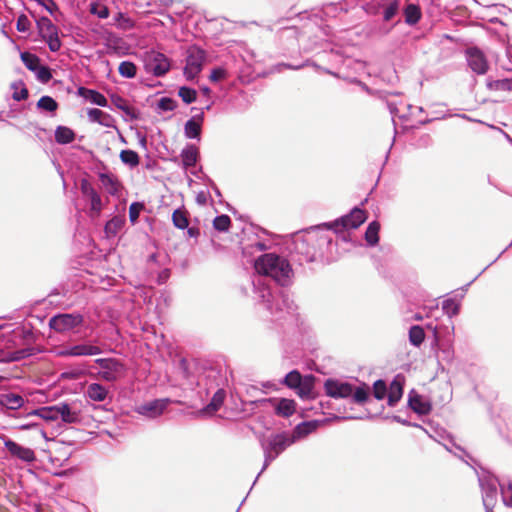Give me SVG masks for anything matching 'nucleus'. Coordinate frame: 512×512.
I'll use <instances>...</instances> for the list:
<instances>
[{
	"instance_id": "obj_3",
	"label": "nucleus",
	"mask_w": 512,
	"mask_h": 512,
	"mask_svg": "<svg viewBox=\"0 0 512 512\" xmlns=\"http://www.w3.org/2000/svg\"><path fill=\"white\" fill-rule=\"evenodd\" d=\"M478 482L482 491V502L486 512H493L497 502V478L487 472L478 474Z\"/></svg>"
},
{
	"instance_id": "obj_40",
	"label": "nucleus",
	"mask_w": 512,
	"mask_h": 512,
	"mask_svg": "<svg viewBox=\"0 0 512 512\" xmlns=\"http://www.w3.org/2000/svg\"><path fill=\"white\" fill-rule=\"evenodd\" d=\"M99 180L107 189L108 193L115 195L118 192V183L116 178L110 173H99Z\"/></svg>"
},
{
	"instance_id": "obj_32",
	"label": "nucleus",
	"mask_w": 512,
	"mask_h": 512,
	"mask_svg": "<svg viewBox=\"0 0 512 512\" xmlns=\"http://www.w3.org/2000/svg\"><path fill=\"white\" fill-rule=\"evenodd\" d=\"M110 99L113 105L123 111L128 117H130V119L136 120L138 118L135 110L127 104V101L122 96L118 94H111Z\"/></svg>"
},
{
	"instance_id": "obj_24",
	"label": "nucleus",
	"mask_w": 512,
	"mask_h": 512,
	"mask_svg": "<svg viewBox=\"0 0 512 512\" xmlns=\"http://www.w3.org/2000/svg\"><path fill=\"white\" fill-rule=\"evenodd\" d=\"M59 418L66 424L80 422V411L73 410L67 402L58 403Z\"/></svg>"
},
{
	"instance_id": "obj_27",
	"label": "nucleus",
	"mask_w": 512,
	"mask_h": 512,
	"mask_svg": "<svg viewBox=\"0 0 512 512\" xmlns=\"http://www.w3.org/2000/svg\"><path fill=\"white\" fill-rule=\"evenodd\" d=\"M180 156L185 169L193 167L196 165L199 158L198 148L193 144H188L182 149Z\"/></svg>"
},
{
	"instance_id": "obj_17",
	"label": "nucleus",
	"mask_w": 512,
	"mask_h": 512,
	"mask_svg": "<svg viewBox=\"0 0 512 512\" xmlns=\"http://www.w3.org/2000/svg\"><path fill=\"white\" fill-rule=\"evenodd\" d=\"M405 386V376L401 373H398L392 379L388 394H387V405L390 407H394L401 400L404 393Z\"/></svg>"
},
{
	"instance_id": "obj_33",
	"label": "nucleus",
	"mask_w": 512,
	"mask_h": 512,
	"mask_svg": "<svg viewBox=\"0 0 512 512\" xmlns=\"http://www.w3.org/2000/svg\"><path fill=\"white\" fill-rule=\"evenodd\" d=\"M226 392L224 389H218L212 396L210 402L204 407L203 411L208 413L217 412L224 403Z\"/></svg>"
},
{
	"instance_id": "obj_42",
	"label": "nucleus",
	"mask_w": 512,
	"mask_h": 512,
	"mask_svg": "<svg viewBox=\"0 0 512 512\" xmlns=\"http://www.w3.org/2000/svg\"><path fill=\"white\" fill-rule=\"evenodd\" d=\"M314 376L307 375L304 377L303 382L295 390L300 398H307L310 396L313 390Z\"/></svg>"
},
{
	"instance_id": "obj_20",
	"label": "nucleus",
	"mask_w": 512,
	"mask_h": 512,
	"mask_svg": "<svg viewBox=\"0 0 512 512\" xmlns=\"http://www.w3.org/2000/svg\"><path fill=\"white\" fill-rule=\"evenodd\" d=\"M267 401L274 406V412L277 416L289 418L296 411V402L288 398H268Z\"/></svg>"
},
{
	"instance_id": "obj_56",
	"label": "nucleus",
	"mask_w": 512,
	"mask_h": 512,
	"mask_svg": "<svg viewBox=\"0 0 512 512\" xmlns=\"http://www.w3.org/2000/svg\"><path fill=\"white\" fill-rule=\"evenodd\" d=\"M502 500L505 506L512 508V482H509L507 487L499 484Z\"/></svg>"
},
{
	"instance_id": "obj_34",
	"label": "nucleus",
	"mask_w": 512,
	"mask_h": 512,
	"mask_svg": "<svg viewBox=\"0 0 512 512\" xmlns=\"http://www.w3.org/2000/svg\"><path fill=\"white\" fill-rule=\"evenodd\" d=\"M380 223L372 221L368 224L365 231V240L369 246H375L379 242Z\"/></svg>"
},
{
	"instance_id": "obj_62",
	"label": "nucleus",
	"mask_w": 512,
	"mask_h": 512,
	"mask_svg": "<svg viewBox=\"0 0 512 512\" xmlns=\"http://www.w3.org/2000/svg\"><path fill=\"white\" fill-rule=\"evenodd\" d=\"M432 143H433V139L430 136V134H423L419 137L417 145H418V147H421V148H427V147L431 146Z\"/></svg>"
},
{
	"instance_id": "obj_38",
	"label": "nucleus",
	"mask_w": 512,
	"mask_h": 512,
	"mask_svg": "<svg viewBox=\"0 0 512 512\" xmlns=\"http://www.w3.org/2000/svg\"><path fill=\"white\" fill-rule=\"evenodd\" d=\"M303 380L304 377L302 374L298 370L294 369L285 375L282 383L288 388L295 390L298 386L301 385Z\"/></svg>"
},
{
	"instance_id": "obj_44",
	"label": "nucleus",
	"mask_w": 512,
	"mask_h": 512,
	"mask_svg": "<svg viewBox=\"0 0 512 512\" xmlns=\"http://www.w3.org/2000/svg\"><path fill=\"white\" fill-rule=\"evenodd\" d=\"M120 160L130 167H136L139 165L140 157L134 150L124 149L120 152Z\"/></svg>"
},
{
	"instance_id": "obj_57",
	"label": "nucleus",
	"mask_w": 512,
	"mask_h": 512,
	"mask_svg": "<svg viewBox=\"0 0 512 512\" xmlns=\"http://www.w3.org/2000/svg\"><path fill=\"white\" fill-rule=\"evenodd\" d=\"M489 86L499 91H512V78H504L490 83Z\"/></svg>"
},
{
	"instance_id": "obj_59",
	"label": "nucleus",
	"mask_w": 512,
	"mask_h": 512,
	"mask_svg": "<svg viewBox=\"0 0 512 512\" xmlns=\"http://www.w3.org/2000/svg\"><path fill=\"white\" fill-rule=\"evenodd\" d=\"M399 9V1L393 0L384 10L383 19L385 21H390L398 12Z\"/></svg>"
},
{
	"instance_id": "obj_9",
	"label": "nucleus",
	"mask_w": 512,
	"mask_h": 512,
	"mask_svg": "<svg viewBox=\"0 0 512 512\" xmlns=\"http://www.w3.org/2000/svg\"><path fill=\"white\" fill-rule=\"evenodd\" d=\"M95 363L102 369L99 376L108 382L116 381L125 371L123 363L116 358H97Z\"/></svg>"
},
{
	"instance_id": "obj_39",
	"label": "nucleus",
	"mask_w": 512,
	"mask_h": 512,
	"mask_svg": "<svg viewBox=\"0 0 512 512\" xmlns=\"http://www.w3.org/2000/svg\"><path fill=\"white\" fill-rule=\"evenodd\" d=\"M173 225L181 230H184L189 225V219L185 209L177 208L172 214Z\"/></svg>"
},
{
	"instance_id": "obj_12",
	"label": "nucleus",
	"mask_w": 512,
	"mask_h": 512,
	"mask_svg": "<svg viewBox=\"0 0 512 512\" xmlns=\"http://www.w3.org/2000/svg\"><path fill=\"white\" fill-rule=\"evenodd\" d=\"M25 403V399L15 393H3L0 394V406L2 409V413L9 416V417H18V418H24L23 416L25 414H18L15 415L14 411L19 410L23 407Z\"/></svg>"
},
{
	"instance_id": "obj_55",
	"label": "nucleus",
	"mask_w": 512,
	"mask_h": 512,
	"mask_svg": "<svg viewBox=\"0 0 512 512\" xmlns=\"http://www.w3.org/2000/svg\"><path fill=\"white\" fill-rule=\"evenodd\" d=\"M36 78L42 83H48L52 78L51 69L48 66L40 65L34 71Z\"/></svg>"
},
{
	"instance_id": "obj_25",
	"label": "nucleus",
	"mask_w": 512,
	"mask_h": 512,
	"mask_svg": "<svg viewBox=\"0 0 512 512\" xmlns=\"http://www.w3.org/2000/svg\"><path fill=\"white\" fill-rule=\"evenodd\" d=\"M31 416H38L46 421H55L59 418L58 404L53 406H44L34 409L26 413L23 417L29 418Z\"/></svg>"
},
{
	"instance_id": "obj_26",
	"label": "nucleus",
	"mask_w": 512,
	"mask_h": 512,
	"mask_svg": "<svg viewBox=\"0 0 512 512\" xmlns=\"http://www.w3.org/2000/svg\"><path fill=\"white\" fill-rule=\"evenodd\" d=\"M85 396L94 402H103L108 396V389L100 383H91L87 386Z\"/></svg>"
},
{
	"instance_id": "obj_21",
	"label": "nucleus",
	"mask_w": 512,
	"mask_h": 512,
	"mask_svg": "<svg viewBox=\"0 0 512 512\" xmlns=\"http://www.w3.org/2000/svg\"><path fill=\"white\" fill-rule=\"evenodd\" d=\"M327 419L323 420H309V421H303L299 424H297L293 430L292 437H295V441L297 439L303 438L310 433L314 432L317 428H319L323 423H325Z\"/></svg>"
},
{
	"instance_id": "obj_19",
	"label": "nucleus",
	"mask_w": 512,
	"mask_h": 512,
	"mask_svg": "<svg viewBox=\"0 0 512 512\" xmlns=\"http://www.w3.org/2000/svg\"><path fill=\"white\" fill-rule=\"evenodd\" d=\"M408 407L418 415H428L432 410V404L414 389L408 394Z\"/></svg>"
},
{
	"instance_id": "obj_46",
	"label": "nucleus",
	"mask_w": 512,
	"mask_h": 512,
	"mask_svg": "<svg viewBox=\"0 0 512 512\" xmlns=\"http://www.w3.org/2000/svg\"><path fill=\"white\" fill-rule=\"evenodd\" d=\"M372 393L376 400H383L385 397H387L388 394V387L383 379L376 380L372 385Z\"/></svg>"
},
{
	"instance_id": "obj_7",
	"label": "nucleus",
	"mask_w": 512,
	"mask_h": 512,
	"mask_svg": "<svg viewBox=\"0 0 512 512\" xmlns=\"http://www.w3.org/2000/svg\"><path fill=\"white\" fill-rule=\"evenodd\" d=\"M258 439L259 444H264L266 448L277 453V455H280L295 442V437L288 435L286 432L274 433L269 436L261 434Z\"/></svg>"
},
{
	"instance_id": "obj_58",
	"label": "nucleus",
	"mask_w": 512,
	"mask_h": 512,
	"mask_svg": "<svg viewBox=\"0 0 512 512\" xmlns=\"http://www.w3.org/2000/svg\"><path fill=\"white\" fill-rule=\"evenodd\" d=\"M31 28V22L28 19L27 15L21 13L16 21V29L18 32L26 33Z\"/></svg>"
},
{
	"instance_id": "obj_37",
	"label": "nucleus",
	"mask_w": 512,
	"mask_h": 512,
	"mask_svg": "<svg viewBox=\"0 0 512 512\" xmlns=\"http://www.w3.org/2000/svg\"><path fill=\"white\" fill-rule=\"evenodd\" d=\"M58 106V102L48 95L41 96L36 104L37 109L50 113H55L58 109Z\"/></svg>"
},
{
	"instance_id": "obj_23",
	"label": "nucleus",
	"mask_w": 512,
	"mask_h": 512,
	"mask_svg": "<svg viewBox=\"0 0 512 512\" xmlns=\"http://www.w3.org/2000/svg\"><path fill=\"white\" fill-rule=\"evenodd\" d=\"M77 93L79 96L85 98L92 104L100 107H108V101L106 97L95 89H89L81 86L77 89Z\"/></svg>"
},
{
	"instance_id": "obj_35",
	"label": "nucleus",
	"mask_w": 512,
	"mask_h": 512,
	"mask_svg": "<svg viewBox=\"0 0 512 512\" xmlns=\"http://www.w3.org/2000/svg\"><path fill=\"white\" fill-rule=\"evenodd\" d=\"M409 342L414 347H420L425 340V332L422 326L412 325L408 333Z\"/></svg>"
},
{
	"instance_id": "obj_61",
	"label": "nucleus",
	"mask_w": 512,
	"mask_h": 512,
	"mask_svg": "<svg viewBox=\"0 0 512 512\" xmlns=\"http://www.w3.org/2000/svg\"><path fill=\"white\" fill-rule=\"evenodd\" d=\"M91 13L97 15L100 19H106L109 17V9L107 6L92 5Z\"/></svg>"
},
{
	"instance_id": "obj_2",
	"label": "nucleus",
	"mask_w": 512,
	"mask_h": 512,
	"mask_svg": "<svg viewBox=\"0 0 512 512\" xmlns=\"http://www.w3.org/2000/svg\"><path fill=\"white\" fill-rule=\"evenodd\" d=\"M367 219L365 210L355 206L350 213L337 218L333 222L296 232L288 246L290 257L299 265L320 262L329 264L334 261L336 243L330 234L323 230H333L339 234L348 229H356Z\"/></svg>"
},
{
	"instance_id": "obj_14",
	"label": "nucleus",
	"mask_w": 512,
	"mask_h": 512,
	"mask_svg": "<svg viewBox=\"0 0 512 512\" xmlns=\"http://www.w3.org/2000/svg\"><path fill=\"white\" fill-rule=\"evenodd\" d=\"M466 60L471 70L483 75L488 70V62L483 52L477 47L467 48L465 51Z\"/></svg>"
},
{
	"instance_id": "obj_22",
	"label": "nucleus",
	"mask_w": 512,
	"mask_h": 512,
	"mask_svg": "<svg viewBox=\"0 0 512 512\" xmlns=\"http://www.w3.org/2000/svg\"><path fill=\"white\" fill-rule=\"evenodd\" d=\"M87 115L90 122L98 123L107 128L115 127V119L110 114L98 108H89Z\"/></svg>"
},
{
	"instance_id": "obj_13",
	"label": "nucleus",
	"mask_w": 512,
	"mask_h": 512,
	"mask_svg": "<svg viewBox=\"0 0 512 512\" xmlns=\"http://www.w3.org/2000/svg\"><path fill=\"white\" fill-rule=\"evenodd\" d=\"M169 402L168 398L154 399L137 406L135 411L144 417L155 419L163 414Z\"/></svg>"
},
{
	"instance_id": "obj_10",
	"label": "nucleus",
	"mask_w": 512,
	"mask_h": 512,
	"mask_svg": "<svg viewBox=\"0 0 512 512\" xmlns=\"http://www.w3.org/2000/svg\"><path fill=\"white\" fill-rule=\"evenodd\" d=\"M324 390L326 395L331 398L347 399L353 392V384L336 378H328L324 381Z\"/></svg>"
},
{
	"instance_id": "obj_30",
	"label": "nucleus",
	"mask_w": 512,
	"mask_h": 512,
	"mask_svg": "<svg viewBox=\"0 0 512 512\" xmlns=\"http://www.w3.org/2000/svg\"><path fill=\"white\" fill-rule=\"evenodd\" d=\"M403 13L405 17V23L409 26L416 25L422 17L420 6L414 3L407 4L403 10Z\"/></svg>"
},
{
	"instance_id": "obj_60",
	"label": "nucleus",
	"mask_w": 512,
	"mask_h": 512,
	"mask_svg": "<svg viewBox=\"0 0 512 512\" xmlns=\"http://www.w3.org/2000/svg\"><path fill=\"white\" fill-rule=\"evenodd\" d=\"M226 76H227V72L224 68L216 67L211 71L209 79L212 82H219V81L225 79Z\"/></svg>"
},
{
	"instance_id": "obj_53",
	"label": "nucleus",
	"mask_w": 512,
	"mask_h": 512,
	"mask_svg": "<svg viewBox=\"0 0 512 512\" xmlns=\"http://www.w3.org/2000/svg\"><path fill=\"white\" fill-rule=\"evenodd\" d=\"M261 449L263 450L264 462L261 471L258 473L257 478L263 473L267 467L279 456L277 453L270 451L268 448L264 446V444H260Z\"/></svg>"
},
{
	"instance_id": "obj_54",
	"label": "nucleus",
	"mask_w": 512,
	"mask_h": 512,
	"mask_svg": "<svg viewBox=\"0 0 512 512\" xmlns=\"http://www.w3.org/2000/svg\"><path fill=\"white\" fill-rule=\"evenodd\" d=\"M305 66H313L317 69L320 68L316 63H314L310 60H306L305 62H302L300 64L279 63L275 66V69L280 72L281 68H286V69H291V70H300Z\"/></svg>"
},
{
	"instance_id": "obj_29",
	"label": "nucleus",
	"mask_w": 512,
	"mask_h": 512,
	"mask_svg": "<svg viewBox=\"0 0 512 512\" xmlns=\"http://www.w3.org/2000/svg\"><path fill=\"white\" fill-rule=\"evenodd\" d=\"M371 395V388L365 382H361L359 386L353 385V392L351 393V400L356 404H364L369 400Z\"/></svg>"
},
{
	"instance_id": "obj_51",
	"label": "nucleus",
	"mask_w": 512,
	"mask_h": 512,
	"mask_svg": "<svg viewBox=\"0 0 512 512\" xmlns=\"http://www.w3.org/2000/svg\"><path fill=\"white\" fill-rule=\"evenodd\" d=\"M176 107H177L176 101L173 98L167 97V96L161 97L157 101V105H156V109L159 110L160 112L173 111L174 109H176Z\"/></svg>"
},
{
	"instance_id": "obj_16",
	"label": "nucleus",
	"mask_w": 512,
	"mask_h": 512,
	"mask_svg": "<svg viewBox=\"0 0 512 512\" xmlns=\"http://www.w3.org/2000/svg\"><path fill=\"white\" fill-rule=\"evenodd\" d=\"M80 190L83 196L90 200L91 213L98 216L102 210V200L98 192L86 178L81 179Z\"/></svg>"
},
{
	"instance_id": "obj_36",
	"label": "nucleus",
	"mask_w": 512,
	"mask_h": 512,
	"mask_svg": "<svg viewBox=\"0 0 512 512\" xmlns=\"http://www.w3.org/2000/svg\"><path fill=\"white\" fill-rule=\"evenodd\" d=\"M125 219L119 216H114L106 222L104 231L108 236H116L117 233L124 227Z\"/></svg>"
},
{
	"instance_id": "obj_1",
	"label": "nucleus",
	"mask_w": 512,
	"mask_h": 512,
	"mask_svg": "<svg viewBox=\"0 0 512 512\" xmlns=\"http://www.w3.org/2000/svg\"><path fill=\"white\" fill-rule=\"evenodd\" d=\"M254 268L259 274L252 281L255 299L270 312L272 321L295 325L298 319L294 301L283 291L279 294L273 291L266 279L269 277L282 287L290 285L293 270L289 261L275 253H266L256 259Z\"/></svg>"
},
{
	"instance_id": "obj_47",
	"label": "nucleus",
	"mask_w": 512,
	"mask_h": 512,
	"mask_svg": "<svg viewBox=\"0 0 512 512\" xmlns=\"http://www.w3.org/2000/svg\"><path fill=\"white\" fill-rule=\"evenodd\" d=\"M425 6L426 12L431 17H438L441 15L442 6L440 0H420Z\"/></svg>"
},
{
	"instance_id": "obj_64",
	"label": "nucleus",
	"mask_w": 512,
	"mask_h": 512,
	"mask_svg": "<svg viewBox=\"0 0 512 512\" xmlns=\"http://www.w3.org/2000/svg\"><path fill=\"white\" fill-rule=\"evenodd\" d=\"M202 179L207 182V184L211 187V189L213 190V192L215 193V195L218 198L222 197L220 189L218 188V186L214 183V181L209 176L204 175L202 177Z\"/></svg>"
},
{
	"instance_id": "obj_8",
	"label": "nucleus",
	"mask_w": 512,
	"mask_h": 512,
	"mask_svg": "<svg viewBox=\"0 0 512 512\" xmlns=\"http://www.w3.org/2000/svg\"><path fill=\"white\" fill-rule=\"evenodd\" d=\"M170 61L167 56L161 52L151 50L146 53L145 69L156 77L164 76L170 70Z\"/></svg>"
},
{
	"instance_id": "obj_50",
	"label": "nucleus",
	"mask_w": 512,
	"mask_h": 512,
	"mask_svg": "<svg viewBox=\"0 0 512 512\" xmlns=\"http://www.w3.org/2000/svg\"><path fill=\"white\" fill-rule=\"evenodd\" d=\"M178 95L185 104H191L197 99L196 90L188 86H181L179 88Z\"/></svg>"
},
{
	"instance_id": "obj_28",
	"label": "nucleus",
	"mask_w": 512,
	"mask_h": 512,
	"mask_svg": "<svg viewBox=\"0 0 512 512\" xmlns=\"http://www.w3.org/2000/svg\"><path fill=\"white\" fill-rule=\"evenodd\" d=\"M37 352H39V350L34 347H25L14 351H9L6 353L3 361L7 363L21 361L35 355Z\"/></svg>"
},
{
	"instance_id": "obj_45",
	"label": "nucleus",
	"mask_w": 512,
	"mask_h": 512,
	"mask_svg": "<svg viewBox=\"0 0 512 512\" xmlns=\"http://www.w3.org/2000/svg\"><path fill=\"white\" fill-rule=\"evenodd\" d=\"M442 310L449 318H452L458 315L460 304L455 299L448 298L442 302Z\"/></svg>"
},
{
	"instance_id": "obj_41",
	"label": "nucleus",
	"mask_w": 512,
	"mask_h": 512,
	"mask_svg": "<svg viewBox=\"0 0 512 512\" xmlns=\"http://www.w3.org/2000/svg\"><path fill=\"white\" fill-rule=\"evenodd\" d=\"M20 58L25 67L32 72H34L41 65L40 58L33 53L27 51L21 52Z\"/></svg>"
},
{
	"instance_id": "obj_15",
	"label": "nucleus",
	"mask_w": 512,
	"mask_h": 512,
	"mask_svg": "<svg viewBox=\"0 0 512 512\" xmlns=\"http://www.w3.org/2000/svg\"><path fill=\"white\" fill-rule=\"evenodd\" d=\"M102 353V349L93 344L80 343L65 347L58 352L61 357L94 356Z\"/></svg>"
},
{
	"instance_id": "obj_43",
	"label": "nucleus",
	"mask_w": 512,
	"mask_h": 512,
	"mask_svg": "<svg viewBox=\"0 0 512 512\" xmlns=\"http://www.w3.org/2000/svg\"><path fill=\"white\" fill-rule=\"evenodd\" d=\"M118 72L123 78L132 79L137 74V67L132 61L125 60L119 64Z\"/></svg>"
},
{
	"instance_id": "obj_49",
	"label": "nucleus",
	"mask_w": 512,
	"mask_h": 512,
	"mask_svg": "<svg viewBox=\"0 0 512 512\" xmlns=\"http://www.w3.org/2000/svg\"><path fill=\"white\" fill-rule=\"evenodd\" d=\"M231 226V219L226 214L218 215L213 220V228L219 232H227Z\"/></svg>"
},
{
	"instance_id": "obj_5",
	"label": "nucleus",
	"mask_w": 512,
	"mask_h": 512,
	"mask_svg": "<svg viewBox=\"0 0 512 512\" xmlns=\"http://www.w3.org/2000/svg\"><path fill=\"white\" fill-rule=\"evenodd\" d=\"M205 60V50L196 45L188 48L184 67V75L187 80L194 79L201 72Z\"/></svg>"
},
{
	"instance_id": "obj_31",
	"label": "nucleus",
	"mask_w": 512,
	"mask_h": 512,
	"mask_svg": "<svg viewBox=\"0 0 512 512\" xmlns=\"http://www.w3.org/2000/svg\"><path fill=\"white\" fill-rule=\"evenodd\" d=\"M75 132L67 127L59 125L55 129V141L61 145H67L74 141Z\"/></svg>"
},
{
	"instance_id": "obj_4",
	"label": "nucleus",
	"mask_w": 512,
	"mask_h": 512,
	"mask_svg": "<svg viewBox=\"0 0 512 512\" xmlns=\"http://www.w3.org/2000/svg\"><path fill=\"white\" fill-rule=\"evenodd\" d=\"M39 36L47 43L51 52H57L62 46L58 27L46 16L35 19Z\"/></svg>"
},
{
	"instance_id": "obj_52",
	"label": "nucleus",
	"mask_w": 512,
	"mask_h": 512,
	"mask_svg": "<svg viewBox=\"0 0 512 512\" xmlns=\"http://www.w3.org/2000/svg\"><path fill=\"white\" fill-rule=\"evenodd\" d=\"M145 209V204L143 202H133L129 206V220L131 224H136L139 218L140 213Z\"/></svg>"
},
{
	"instance_id": "obj_63",
	"label": "nucleus",
	"mask_w": 512,
	"mask_h": 512,
	"mask_svg": "<svg viewBox=\"0 0 512 512\" xmlns=\"http://www.w3.org/2000/svg\"><path fill=\"white\" fill-rule=\"evenodd\" d=\"M29 92L26 87H22L20 91H15L12 95V98L15 101H22L28 98Z\"/></svg>"
},
{
	"instance_id": "obj_6",
	"label": "nucleus",
	"mask_w": 512,
	"mask_h": 512,
	"mask_svg": "<svg viewBox=\"0 0 512 512\" xmlns=\"http://www.w3.org/2000/svg\"><path fill=\"white\" fill-rule=\"evenodd\" d=\"M84 322V317L81 313H59L54 315L49 320V327L59 333L68 332Z\"/></svg>"
},
{
	"instance_id": "obj_48",
	"label": "nucleus",
	"mask_w": 512,
	"mask_h": 512,
	"mask_svg": "<svg viewBox=\"0 0 512 512\" xmlns=\"http://www.w3.org/2000/svg\"><path fill=\"white\" fill-rule=\"evenodd\" d=\"M113 20L114 24H116L120 29L128 30L134 27L133 20L123 12H117L113 17Z\"/></svg>"
},
{
	"instance_id": "obj_11",
	"label": "nucleus",
	"mask_w": 512,
	"mask_h": 512,
	"mask_svg": "<svg viewBox=\"0 0 512 512\" xmlns=\"http://www.w3.org/2000/svg\"><path fill=\"white\" fill-rule=\"evenodd\" d=\"M0 439L12 457L25 463H33L36 460L35 452L31 448L22 446L5 435H1Z\"/></svg>"
},
{
	"instance_id": "obj_18",
	"label": "nucleus",
	"mask_w": 512,
	"mask_h": 512,
	"mask_svg": "<svg viewBox=\"0 0 512 512\" xmlns=\"http://www.w3.org/2000/svg\"><path fill=\"white\" fill-rule=\"evenodd\" d=\"M204 122L203 110L193 115L184 125V135L187 139L200 140Z\"/></svg>"
}]
</instances>
